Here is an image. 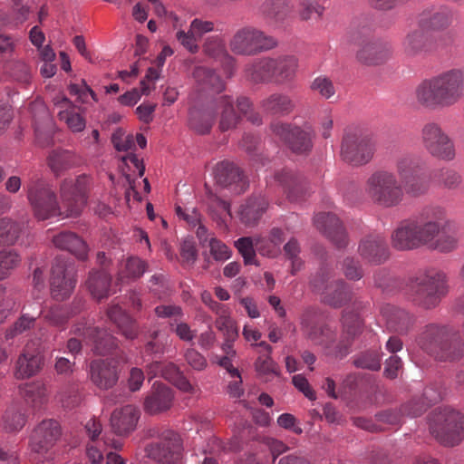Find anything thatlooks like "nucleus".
<instances>
[{
  "label": "nucleus",
  "mask_w": 464,
  "mask_h": 464,
  "mask_svg": "<svg viewBox=\"0 0 464 464\" xmlns=\"http://www.w3.org/2000/svg\"><path fill=\"white\" fill-rule=\"evenodd\" d=\"M451 222L447 210L440 206H428L416 217L402 221L392 234V245L398 250L427 246L448 253L458 247L459 239L445 234Z\"/></svg>",
  "instance_id": "obj_1"
},
{
  "label": "nucleus",
  "mask_w": 464,
  "mask_h": 464,
  "mask_svg": "<svg viewBox=\"0 0 464 464\" xmlns=\"http://www.w3.org/2000/svg\"><path fill=\"white\" fill-rule=\"evenodd\" d=\"M395 170L396 174L378 169L367 179L365 192L375 204L392 208L402 202L405 194L417 198L428 193L430 182L420 174L421 165L417 159L410 155L400 157Z\"/></svg>",
  "instance_id": "obj_2"
},
{
  "label": "nucleus",
  "mask_w": 464,
  "mask_h": 464,
  "mask_svg": "<svg viewBox=\"0 0 464 464\" xmlns=\"http://www.w3.org/2000/svg\"><path fill=\"white\" fill-rule=\"evenodd\" d=\"M464 98V66L420 82L415 89L419 105L429 110L449 108Z\"/></svg>",
  "instance_id": "obj_3"
},
{
  "label": "nucleus",
  "mask_w": 464,
  "mask_h": 464,
  "mask_svg": "<svg viewBox=\"0 0 464 464\" xmlns=\"http://www.w3.org/2000/svg\"><path fill=\"white\" fill-rule=\"evenodd\" d=\"M419 344L440 361H453L464 353L460 334L448 325H427L419 337Z\"/></svg>",
  "instance_id": "obj_4"
},
{
  "label": "nucleus",
  "mask_w": 464,
  "mask_h": 464,
  "mask_svg": "<svg viewBox=\"0 0 464 464\" xmlns=\"http://www.w3.org/2000/svg\"><path fill=\"white\" fill-rule=\"evenodd\" d=\"M217 114L220 115L219 128L223 131L236 127L240 119V115L234 109L232 98L221 95L215 100L212 109L202 113H190L189 126L197 132L205 134L210 130Z\"/></svg>",
  "instance_id": "obj_5"
},
{
  "label": "nucleus",
  "mask_w": 464,
  "mask_h": 464,
  "mask_svg": "<svg viewBox=\"0 0 464 464\" xmlns=\"http://www.w3.org/2000/svg\"><path fill=\"white\" fill-rule=\"evenodd\" d=\"M228 45L234 54L254 56L276 48L278 41L257 27L245 25L233 34Z\"/></svg>",
  "instance_id": "obj_6"
},
{
  "label": "nucleus",
  "mask_w": 464,
  "mask_h": 464,
  "mask_svg": "<svg viewBox=\"0 0 464 464\" xmlns=\"http://www.w3.org/2000/svg\"><path fill=\"white\" fill-rule=\"evenodd\" d=\"M92 186V178L87 174H81L75 179H65L62 181L60 195L66 217H77L82 213Z\"/></svg>",
  "instance_id": "obj_7"
},
{
  "label": "nucleus",
  "mask_w": 464,
  "mask_h": 464,
  "mask_svg": "<svg viewBox=\"0 0 464 464\" xmlns=\"http://www.w3.org/2000/svg\"><path fill=\"white\" fill-rule=\"evenodd\" d=\"M431 433L445 446L459 444L464 437V418L455 411L442 410L433 413L430 420Z\"/></svg>",
  "instance_id": "obj_8"
},
{
  "label": "nucleus",
  "mask_w": 464,
  "mask_h": 464,
  "mask_svg": "<svg viewBox=\"0 0 464 464\" xmlns=\"http://www.w3.org/2000/svg\"><path fill=\"white\" fill-rule=\"evenodd\" d=\"M310 286L325 304L334 307H340L349 297L344 282L334 279V272L328 266L321 267L312 276Z\"/></svg>",
  "instance_id": "obj_9"
},
{
  "label": "nucleus",
  "mask_w": 464,
  "mask_h": 464,
  "mask_svg": "<svg viewBox=\"0 0 464 464\" xmlns=\"http://www.w3.org/2000/svg\"><path fill=\"white\" fill-rule=\"evenodd\" d=\"M27 198L38 219L45 220L62 214L54 191L44 180L37 179L30 182L27 188Z\"/></svg>",
  "instance_id": "obj_10"
},
{
  "label": "nucleus",
  "mask_w": 464,
  "mask_h": 464,
  "mask_svg": "<svg viewBox=\"0 0 464 464\" xmlns=\"http://www.w3.org/2000/svg\"><path fill=\"white\" fill-rule=\"evenodd\" d=\"M421 140L423 147L432 157L446 161L455 159L454 142L439 124H425L421 130Z\"/></svg>",
  "instance_id": "obj_11"
},
{
  "label": "nucleus",
  "mask_w": 464,
  "mask_h": 464,
  "mask_svg": "<svg viewBox=\"0 0 464 464\" xmlns=\"http://www.w3.org/2000/svg\"><path fill=\"white\" fill-rule=\"evenodd\" d=\"M447 293L445 276L434 274L422 278L414 286L413 301L426 309L435 307Z\"/></svg>",
  "instance_id": "obj_12"
},
{
  "label": "nucleus",
  "mask_w": 464,
  "mask_h": 464,
  "mask_svg": "<svg viewBox=\"0 0 464 464\" xmlns=\"http://www.w3.org/2000/svg\"><path fill=\"white\" fill-rule=\"evenodd\" d=\"M214 179L218 187L232 195H240L248 188V180L243 171L230 161H221L215 166Z\"/></svg>",
  "instance_id": "obj_13"
},
{
  "label": "nucleus",
  "mask_w": 464,
  "mask_h": 464,
  "mask_svg": "<svg viewBox=\"0 0 464 464\" xmlns=\"http://www.w3.org/2000/svg\"><path fill=\"white\" fill-rule=\"evenodd\" d=\"M76 280L73 268L63 259L55 258L50 278L51 294L57 301H63L73 292Z\"/></svg>",
  "instance_id": "obj_14"
},
{
  "label": "nucleus",
  "mask_w": 464,
  "mask_h": 464,
  "mask_svg": "<svg viewBox=\"0 0 464 464\" xmlns=\"http://www.w3.org/2000/svg\"><path fill=\"white\" fill-rule=\"evenodd\" d=\"M374 152L373 142L366 138L346 134L341 147V157L343 161L354 165H363L371 160Z\"/></svg>",
  "instance_id": "obj_15"
},
{
  "label": "nucleus",
  "mask_w": 464,
  "mask_h": 464,
  "mask_svg": "<svg viewBox=\"0 0 464 464\" xmlns=\"http://www.w3.org/2000/svg\"><path fill=\"white\" fill-rule=\"evenodd\" d=\"M146 451L150 459L161 464H171L179 458L181 452L180 438L173 430H165L160 440L148 446Z\"/></svg>",
  "instance_id": "obj_16"
},
{
  "label": "nucleus",
  "mask_w": 464,
  "mask_h": 464,
  "mask_svg": "<svg viewBox=\"0 0 464 464\" xmlns=\"http://www.w3.org/2000/svg\"><path fill=\"white\" fill-rule=\"evenodd\" d=\"M61 436L59 423L54 420H44L34 430L30 450L34 459L44 455L56 443Z\"/></svg>",
  "instance_id": "obj_17"
},
{
  "label": "nucleus",
  "mask_w": 464,
  "mask_h": 464,
  "mask_svg": "<svg viewBox=\"0 0 464 464\" xmlns=\"http://www.w3.org/2000/svg\"><path fill=\"white\" fill-rule=\"evenodd\" d=\"M174 400L175 392L171 388L155 382L144 397L143 410L150 415H159L169 411Z\"/></svg>",
  "instance_id": "obj_18"
},
{
  "label": "nucleus",
  "mask_w": 464,
  "mask_h": 464,
  "mask_svg": "<svg viewBox=\"0 0 464 464\" xmlns=\"http://www.w3.org/2000/svg\"><path fill=\"white\" fill-rule=\"evenodd\" d=\"M53 102L57 109L59 120L63 121L70 130L82 132L85 129L86 121L82 113L71 100L63 94H59L53 99Z\"/></svg>",
  "instance_id": "obj_19"
},
{
  "label": "nucleus",
  "mask_w": 464,
  "mask_h": 464,
  "mask_svg": "<svg viewBox=\"0 0 464 464\" xmlns=\"http://www.w3.org/2000/svg\"><path fill=\"white\" fill-rule=\"evenodd\" d=\"M315 319V312L305 311L301 317L302 331L314 344L329 347L334 342L335 333L328 325H317Z\"/></svg>",
  "instance_id": "obj_20"
},
{
  "label": "nucleus",
  "mask_w": 464,
  "mask_h": 464,
  "mask_svg": "<svg viewBox=\"0 0 464 464\" xmlns=\"http://www.w3.org/2000/svg\"><path fill=\"white\" fill-rule=\"evenodd\" d=\"M90 379L102 390L112 388L119 380L117 361L114 359L92 361L90 363Z\"/></svg>",
  "instance_id": "obj_21"
},
{
  "label": "nucleus",
  "mask_w": 464,
  "mask_h": 464,
  "mask_svg": "<svg viewBox=\"0 0 464 464\" xmlns=\"http://www.w3.org/2000/svg\"><path fill=\"white\" fill-rule=\"evenodd\" d=\"M44 365V358L36 349L26 345L19 354L14 370V376L17 380H25L40 372Z\"/></svg>",
  "instance_id": "obj_22"
},
{
  "label": "nucleus",
  "mask_w": 464,
  "mask_h": 464,
  "mask_svg": "<svg viewBox=\"0 0 464 464\" xmlns=\"http://www.w3.org/2000/svg\"><path fill=\"white\" fill-rule=\"evenodd\" d=\"M272 64L275 84L286 85L295 80L299 69V60L295 54L274 56Z\"/></svg>",
  "instance_id": "obj_23"
},
{
  "label": "nucleus",
  "mask_w": 464,
  "mask_h": 464,
  "mask_svg": "<svg viewBox=\"0 0 464 464\" xmlns=\"http://www.w3.org/2000/svg\"><path fill=\"white\" fill-rule=\"evenodd\" d=\"M74 333L82 336L86 342H92L93 350L100 354H105L118 347L117 338L106 330H99L94 326L76 327Z\"/></svg>",
  "instance_id": "obj_24"
},
{
  "label": "nucleus",
  "mask_w": 464,
  "mask_h": 464,
  "mask_svg": "<svg viewBox=\"0 0 464 464\" xmlns=\"http://www.w3.org/2000/svg\"><path fill=\"white\" fill-rule=\"evenodd\" d=\"M139 419L138 408L129 404L113 411L111 416V425L116 434L126 436L135 430Z\"/></svg>",
  "instance_id": "obj_25"
},
{
  "label": "nucleus",
  "mask_w": 464,
  "mask_h": 464,
  "mask_svg": "<svg viewBox=\"0 0 464 464\" xmlns=\"http://www.w3.org/2000/svg\"><path fill=\"white\" fill-rule=\"evenodd\" d=\"M318 230L329 237L337 246L346 244V234L339 218L331 213H320L314 217Z\"/></svg>",
  "instance_id": "obj_26"
},
{
  "label": "nucleus",
  "mask_w": 464,
  "mask_h": 464,
  "mask_svg": "<svg viewBox=\"0 0 464 464\" xmlns=\"http://www.w3.org/2000/svg\"><path fill=\"white\" fill-rule=\"evenodd\" d=\"M47 166L55 177H60L66 171L81 165V157L72 150H53L47 159Z\"/></svg>",
  "instance_id": "obj_27"
},
{
  "label": "nucleus",
  "mask_w": 464,
  "mask_h": 464,
  "mask_svg": "<svg viewBox=\"0 0 464 464\" xmlns=\"http://www.w3.org/2000/svg\"><path fill=\"white\" fill-rule=\"evenodd\" d=\"M17 394L33 409H40L49 401V392L42 381L21 383Z\"/></svg>",
  "instance_id": "obj_28"
},
{
  "label": "nucleus",
  "mask_w": 464,
  "mask_h": 464,
  "mask_svg": "<svg viewBox=\"0 0 464 464\" xmlns=\"http://www.w3.org/2000/svg\"><path fill=\"white\" fill-rule=\"evenodd\" d=\"M358 250L363 259L375 265L384 262L389 256L386 242L381 236L364 238L360 243Z\"/></svg>",
  "instance_id": "obj_29"
},
{
  "label": "nucleus",
  "mask_w": 464,
  "mask_h": 464,
  "mask_svg": "<svg viewBox=\"0 0 464 464\" xmlns=\"http://www.w3.org/2000/svg\"><path fill=\"white\" fill-rule=\"evenodd\" d=\"M55 247L66 250L77 258L84 260L89 252L86 242L77 234L71 231H63L53 236L52 239Z\"/></svg>",
  "instance_id": "obj_30"
},
{
  "label": "nucleus",
  "mask_w": 464,
  "mask_h": 464,
  "mask_svg": "<svg viewBox=\"0 0 464 464\" xmlns=\"http://www.w3.org/2000/svg\"><path fill=\"white\" fill-rule=\"evenodd\" d=\"M260 107L267 115L286 116L294 111L295 104L289 95L274 92L261 101Z\"/></svg>",
  "instance_id": "obj_31"
},
{
  "label": "nucleus",
  "mask_w": 464,
  "mask_h": 464,
  "mask_svg": "<svg viewBox=\"0 0 464 464\" xmlns=\"http://www.w3.org/2000/svg\"><path fill=\"white\" fill-rule=\"evenodd\" d=\"M432 35L421 23L408 33L404 41V51L411 55L429 51L432 46Z\"/></svg>",
  "instance_id": "obj_32"
},
{
  "label": "nucleus",
  "mask_w": 464,
  "mask_h": 464,
  "mask_svg": "<svg viewBox=\"0 0 464 464\" xmlns=\"http://www.w3.org/2000/svg\"><path fill=\"white\" fill-rule=\"evenodd\" d=\"M196 81V88L198 92H205L210 94L219 93L225 90V83L215 71L204 67H196L193 72Z\"/></svg>",
  "instance_id": "obj_33"
},
{
  "label": "nucleus",
  "mask_w": 464,
  "mask_h": 464,
  "mask_svg": "<svg viewBox=\"0 0 464 464\" xmlns=\"http://www.w3.org/2000/svg\"><path fill=\"white\" fill-rule=\"evenodd\" d=\"M107 315L126 339L134 340L139 336L140 330L136 321L118 304L111 305L107 310Z\"/></svg>",
  "instance_id": "obj_34"
},
{
  "label": "nucleus",
  "mask_w": 464,
  "mask_h": 464,
  "mask_svg": "<svg viewBox=\"0 0 464 464\" xmlns=\"http://www.w3.org/2000/svg\"><path fill=\"white\" fill-rule=\"evenodd\" d=\"M245 75L254 83H274L272 56L263 57L247 64Z\"/></svg>",
  "instance_id": "obj_35"
},
{
  "label": "nucleus",
  "mask_w": 464,
  "mask_h": 464,
  "mask_svg": "<svg viewBox=\"0 0 464 464\" xmlns=\"http://www.w3.org/2000/svg\"><path fill=\"white\" fill-rule=\"evenodd\" d=\"M391 54L387 44L381 42H369L358 52L357 58L365 64L376 65L385 62Z\"/></svg>",
  "instance_id": "obj_36"
},
{
  "label": "nucleus",
  "mask_w": 464,
  "mask_h": 464,
  "mask_svg": "<svg viewBox=\"0 0 464 464\" xmlns=\"http://www.w3.org/2000/svg\"><path fill=\"white\" fill-rule=\"evenodd\" d=\"M267 202L262 198L247 199L241 205L238 215L241 222L246 227H254L267 208Z\"/></svg>",
  "instance_id": "obj_37"
},
{
  "label": "nucleus",
  "mask_w": 464,
  "mask_h": 464,
  "mask_svg": "<svg viewBox=\"0 0 464 464\" xmlns=\"http://www.w3.org/2000/svg\"><path fill=\"white\" fill-rule=\"evenodd\" d=\"M293 10L289 0H264L258 6V13L273 21L284 20Z\"/></svg>",
  "instance_id": "obj_38"
},
{
  "label": "nucleus",
  "mask_w": 464,
  "mask_h": 464,
  "mask_svg": "<svg viewBox=\"0 0 464 464\" xmlns=\"http://www.w3.org/2000/svg\"><path fill=\"white\" fill-rule=\"evenodd\" d=\"M147 264L137 256L128 257L119 269L117 281L125 284L140 278L146 271Z\"/></svg>",
  "instance_id": "obj_39"
},
{
  "label": "nucleus",
  "mask_w": 464,
  "mask_h": 464,
  "mask_svg": "<svg viewBox=\"0 0 464 464\" xmlns=\"http://www.w3.org/2000/svg\"><path fill=\"white\" fill-rule=\"evenodd\" d=\"M111 276L106 271L90 273L86 285L91 295L96 299H102L109 295Z\"/></svg>",
  "instance_id": "obj_40"
},
{
  "label": "nucleus",
  "mask_w": 464,
  "mask_h": 464,
  "mask_svg": "<svg viewBox=\"0 0 464 464\" xmlns=\"http://www.w3.org/2000/svg\"><path fill=\"white\" fill-rule=\"evenodd\" d=\"M313 131L310 128L301 129L294 127L292 135L286 141L289 148L295 153H304L313 147Z\"/></svg>",
  "instance_id": "obj_41"
},
{
  "label": "nucleus",
  "mask_w": 464,
  "mask_h": 464,
  "mask_svg": "<svg viewBox=\"0 0 464 464\" xmlns=\"http://www.w3.org/2000/svg\"><path fill=\"white\" fill-rule=\"evenodd\" d=\"M203 52L213 58H225L232 66L235 65V59L227 53L223 39L218 35L208 36L205 39Z\"/></svg>",
  "instance_id": "obj_42"
},
{
  "label": "nucleus",
  "mask_w": 464,
  "mask_h": 464,
  "mask_svg": "<svg viewBox=\"0 0 464 464\" xmlns=\"http://www.w3.org/2000/svg\"><path fill=\"white\" fill-rule=\"evenodd\" d=\"M325 7L318 0H298V16L302 21H320Z\"/></svg>",
  "instance_id": "obj_43"
},
{
  "label": "nucleus",
  "mask_w": 464,
  "mask_h": 464,
  "mask_svg": "<svg viewBox=\"0 0 464 464\" xmlns=\"http://www.w3.org/2000/svg\"><path fill=\"white\" fill-rule=\"evenodd\" d=\"M411 323V317L404 310L392 308L387 314V326L394 332L406 333Z\"/></svg>",
  "instance_id": "obj_44"
},
{
  "label": "nucleus",
  "mask_w": 464,
  "mask_h": 464,
  "mask_svg": "<svg viewBox=\"0 0 464 464\" xmlns=\"http://www.w3.org/2000/svg\"><path fill=\"white\" fill-rule=\"evenodd\" d=\"M25 422L26 417L24 412L15 406L9 407L3 416L4 429L9 432L22 430Z\"/></svg>",
  "instance_id": "obj_45"
},
{
  "label": "nucleus",
  "mask_w": 464,
  "mask_h": 464,
  "mask_svg": "<svg viewBox=\"0 0 464 464\" xmlns=\"http://www.w3.org/2000/svg\"><path fill=\"white\" fill-rule=\"evenodd\" d=\"M21 227L9 218L0 219V243L13 245L18 239Z\"/></svg>",
  "instance_id": "obj_46"
},
{
  "label": "nucleus",
  "mask_w": 464,
  "mask_h": 464,
  "mask_svg": "<svg viewBox=\"0 0 464 464\" xmlns=\"http://www.w3.org/2000/svg\"><path fill=\"white\" fill-rule=\"evenodd\" d=\"M21 258L19 255L13 250L0 251V281L5 279L20 264Z\"/></svg>",
  "instance_id": "obj_47"
},
{
  "label": "nucleus",
  "mask_w": 464,
  "mask_h": 464,
  "mask_svg": "<svg viewBox=\"0 0 464 464\" xmlns=\"http://www.w3.org/2000/svg\"><path fill=\"white\" fill-rule=\"evenodd\" d=\"M343 334L348 340L362 332V321L357 314L346 313L343 315Z\"/></svg>",
  "instance_id": "obj_48"
},
{
  "label": "nucleus",
  "mask_w": 464,
  "mask_h": 464,
  "mask_svg": "<svg viewBox=\"0 0 464 464\" xmlns=\"http://www.w3.org/2000/svg\"><path fill=\"white\" fill-rule=\"evenodd\" d=\"M35 317L23 314L9 328L5 330V337L6 340L13 339L15 336L30 330L34 326Z\"/></svg>",
  "instance_id": "obj_49"
},
{
  "label": "nucleus",
  "mask_w": 464,
  "mask_h": 464,
  "mask_svg": "<svg viewBox=\"0 0 464 464\" xmlns=\"http://www.w3.org/2000/svg\"><path fill=\"white\" fill-rule=\"evenodd\" d=\"M215 325L220 331L225 339L235 341L238 337V330L236 322L231 318V314L218 317Z\"/></svg>",
  "instance_id": "obj_50"
},
{
  "label": "nucleus",
  "mask_w": 464,
  "mask_h": 464,
  "mask_svg": "<svg viewBox=\"0 0 464 464\" xmlns=\"http://www.w3.org/2000/svg\"><path fill=\"white\" fill-rule=\"evenodd\" d=\"M275 179L284 186L287 187V198L292 201H296L297 196L295 195V191L299 192L303 190V187L301 183L297 180L293 174L283 171L281 173H277L275 176Z\"/></svg>",
  "instance_id": "obj_51"
},
{
  "label": "nucleus",
  "mask_w": 464,
  "mask_h": 464,
  "mask_svg": "<svg viewBox=\"0 0 464 464\" xmlns=\"http://www.w3.org/2000/svg\"><path fill=\"white\" fill-rule=\"evenodd\" d=\"M235 246L242 256L245 265H257L256 262V251L254 241L251 237H240L235 242Z\"/></svg>",
  "instance_id": "obj_52"
},
{
  "label": "nucleus",
  "mask_w": 464,
  "mask_h": 464,
  "mask_svg": "<svg viewBox=\"0 0 464 464\" xmlns=\"http://www.w3.org/2000/svg\"><path fill=\"white\" fill-rule=\"evenodd\" d=\"M207 202L208 209L211 213L219 217L223 215H227L230 218L232 217L230 203L222 199L220 197L217 196L211 191L207 193Z\"/></svg>",
  "instance_id": "obj_53"
},
{
  "label": "nucleus",
  "mask_w": 464,
  "mask_h": 464,
  "mask_svg": "<svg viewBox=\"0 0 464 464\" xmlns=\"http://www.w3.org/2000/svg\"><path fill=\"white\" fill-rule=\"evenodd\" d=\"M451 22V15L449 12L443 11L436 13L428 21H421V24L427 27L429 33L432 35L434 32L442 30L449 26Z\"/></svg>",
  "instance_id": "obj_54"
},
{
  "label": "nucleus",
  "mask_w": 464,
  "mask_h": 464,
  "mask_svg": "<svg viewBox=\"0 0 464 464\" xmlns=\"http://www.w3.org/2000/svg\"><path fill=\"white\" fill-rule=\"evenodd\" d=\"M176 38L178 42L190 53L194 54L199 51L198 39L192 32V29L188 31L179 30L176 33Z\"/></svg>",
  "instance_id": "obj_55"
},
{
  "label": "nucleus",
  "mask_w": 464,
  "mask_h": 464,
  "mask_svg": "<svg viewBox=\"0 0 464 464\" xmlns=\"http://www.w3.org/2000/svg\"><path fill=\"white\" fill-rule=\"evenodd\" d=\"M208 247L211 256L218 262H224L231 256V250L228 246L216 237L209 238Z\"/></svg>",
  "instance_id": "obj_56"
},
{
  "label": "nucleus",
  "mask_w": 464,
  "mask_h": 464,
  "mask_svg": "<svg viewBox=\"0 0 464 464\" xmlns=\"http://www.w3.org/2000/svg\"><path fill=\"white\" fill-rule=\"evenodd\" d=\"M311 88L324 99H330L335 94V88L333 82L325 76L316 77L313 81Z\"/></svg>",
  "instance_id": "obj_57"
},
{
  "label": "nucleus",
  "mask_w": 464,
  "mask_h": 464,
  "mask_svg": "<svg viewBox=\"0 0 464 464\" xmlns=\"http://www.w3.org/2000/svg\"><path fill=\"white\" fill-rule=\"evenodd\" d=\"M183 356L187 363L195 371L201 372L208 367L207 359L195 348H187Z\"/></svg>",
  "instance_id": "obj_58"
},
{
  "label": "nucleus",
  "mask_w": 464,
  "mask_h": 464,
  "mask_svg": "<svg viewBox=\"0 0 464 464\" xmlns=\"http://www.w3.org/2000/svg\"><path fill=\"white\" fill-rule=\"evenodd\" d=\"M418 411H410L406 406H403L400 411H385L376 415L379 422L386 423L389 425H397L401 422V415L407 414L411 416H416Z\"/></svg>",
  "instance_id": "obj_59"
},
{
  "label": "nucleus",
  "mask_w": 464,
  "mask_h": 464,
  "mask_svg": "<svg viewBox=\"0 0 464 464\" xmlns=\"http://www.w3.org/2000/svg\"><path fill=\"white\" fill-rule=\"evenodd\" d=\"M255 368L257 372L263 375L275 374L278 375V366L272 359L271 354L259 355L255 362Z\"/></svg>",
  "instance_id": "obj_60"
},
{
  "label": "nucleus",
  "mask_w": 464,
  "mask_h": 464,
  "mask_svg": "<svg viewBox=\"0 0 464 464\" xmlns=\"http://www.w3.org/2000/svg\"><path fill=\"white\" fill-rule=\"evenodd\" d=\"M439 183L448 189H454L460 185L461 178L455 170L444 169L440 172Z\"/></svg>",
  "instance_id": "obj_61"
},
{
  "label": "nucleus",
  "mask_w": 464,
  "mask_h": 464,
  "mask_svg": "<svg viewBox=\"0 0 464 464\" xmlns=\"http://www.w3.org/2000/svg\"><path fill=\"white\" fill-rule=\"evenodd\" d=\"M230 381L227 386V392L231 398H240L244 394L242 378L237 369L230 370Z\"/></svg>",
  "instance_id": "obj_62"
},
{
  "label": "nucleus",
  "mask_w": 464,
  "mask_h": 464,
  "mask_svg": "<svg viewBox=\"0 0 464 464\" xmlns=\"http://www.w3.org/2000/svg\"><path fill=\"white\" fill-rule=\"evenodd\" d=\"M68 309L63 306H54L50 309L48 314L45 315L47 322L54 326H60L63 324L70 317Z\"/></svg>",
  "instance_id": "obj_63"
},
{
  "label": "nucleus",
  "mask_w": 464,
  "mask_h": 464,
  "mask_svg": "<svg viewBox=\"0 0 464 464\" xmlns=\"http://www.w3.org/2000/svg\"><path fill=\"white\" fill-rule=\"evenodd\" d=\"M189 27L198 39L200 40L204 34L214 31L215 24L210 20L195 18L190 22Z\"/></svg>",
  "instance_id": "obj_64"
}]
</instances>
